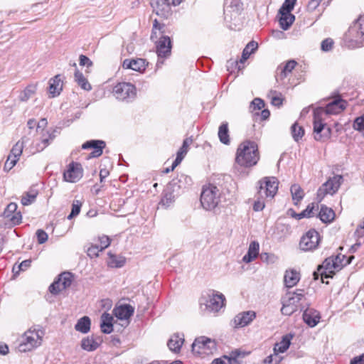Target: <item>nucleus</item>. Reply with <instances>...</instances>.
<instances>
[{
  "instance_id": "41",
  "label": "nucleus",
  "mask_w": 364,
  "mask_h": 364,
  "mask_svg": "<svg viewBox=\"0 0 364 364\" xmlns=\"http://www.w3.org/2000/svg\"><path fill=\"white\" fill-rule=\"evenodd\" d=\"M91 321L88 316L80 318L75 326V329L82 333H87L90 330Z\"/></svg>"
},
{
  "instance_id": "12",
  "label": "nucleus",
  "mask_w": 364,
  "mask_h": 364,
  "mask_svg": "<svg viewBox=\"0 0 364 364\" xmlns=\"http://www.w3.org/2000/svg\"><path fill=\"white\" fill-rule=\"evenodd\" d=\"M113 94L119 100H131L136 96V88L129 82H119L113 88Z\"/></svg>"
},
{
  "instance_id": "42",
  "label": "nucleus",
  "mask_w": 364,
  "mask_h": 364,
  "mask_svg": "<svg viewBox=\"0 0 364 364\" xmlns=\"http://www.w3.org/2000/svg\"><path fill=\"white\" fill-rule=\"evenodd\" d=\"M281 17L279 18V24L281 28L286 31L291 26L295 20L294 15L291 13L279 12Z\"/></svg>"
},
{
  "instance_id": "63",
  "label": "nucleus",
  "mask_w": 364,
  "mask_h": 364,
  "mask_svg": "<svg viewBox=\"0 0 364 364\" xmlns=\"http://www.w3.org/2000/svg\"><path fill=\"white\" fill-rule=\"evenodd\" d=\"M18 161V160L9 156L4 164V170L6 171H10L16 164Z\"/></svg>"
},
{
  "instance_id": "46",
  "label": "nucleus",
  "mask_w": 364,
  "mask_h": 364,
  "mask_svg": "<svg viewBox=\"0 0 364 364\" xmlns=\"http://www.w3.org/2000/svg\"><path fill=\"white\" fill-rule=\"evenodd\" d=\"M316 208H318V205L314 203L308 205L305 210L296 215V219L300 220L304 218L313 217L315 214Z\"/></svg>"
},
{
  "instance_id": "17",
  "label": "nucleus",
  "mask_w": 364,
  "mask_h": 364,
  "mask_svg": "<svg viewBox=\"0 0 364 364\" xmlns=\"http://www.w3.org/2000/svg\"><path fill=\"white\" fill-rule=\"evenodd\" d=\"M256 318L254 311H247L239 313L231 321L234 328H242L249 325Z\"/></svg>"
},
{
  "instance_id": "30",
  "label": "nucleus",
  "mask_w": 364,
  "mask_h": 364,
  "mask_svg": "<svg viewBox=\"0 0 364 364\" xmlns=\"http://www.w3.org/2000/svg\"><path fill=\"white\" fill-rule=\"evenodd\" d=\"M184 342V336L178 333H174L168 341V347L171 351L178 352Z\"/></svg>"
},
{
  "instance_id": "3",
  "label": "nucleus",
  "mask_w": 364,
  "mask_h": 364,
  "mask_svg": "<svg viewBox=\"0 0 364 364\" xmlns=\"http://www.w3.org/2000/svg\"><path fill=\"white\" fill-rule=\"evenodd\" d=\"M259 159L258 147L255 142L246 140L240 143L237 149L235 161L240 166L251 167Z\"/></svg>"
},
{
  "instance_id": "28",
  "label": "nucleus",
  "mask_w": 364,
  "mask_h": 364,
  "mask_svg": "<svg viewBox=\"0 0 364 364\" xmlns=\"http://www.w3.org/2000/svg\"><path fill=\"white\" fill-rule=\"evenodd\" d=\"M300 280V274L294 269H289L285 272L284 277V285L287 288H292Z\"/></svg>"
},
{
  "instance_id": "13",
  "label": "nucleus",
  "mask_w": 364,
  "mask_h": 364,
  "mask_svg": "<svg viewBox=\"0 0 364 364\" xmlns=\"http://www.w3.org/2000/svg\"><path fill=\"white\" fill-rule=\"evenodd\" d=\"M206 309L210 312H218L225 305V298L223 294L212 291L203 297Z\"/></svg>"
},
{
  "instance_id": "62",
  "label": "nucleus",
  "mask_w": 364,
  "mask_h": 364,
  "mask_svg": "<svg viewBox=\"0 0 364 364\" xmlns=\"http://www.w3.org/2000/svg\"><path fill=\"white\" fill-rule=\"evenodd\" d=\"M64 289V288H62V285L60 284V282L58 281V279L55 281L49 287L50 291L54 294H57Z\"/></svg>"
},
{
  "instance_id": "26",
  "label": "nucleus",
  "mask_w": 364,
  "mask_h": 364,
  "mask_svg": "<svg viewBox=\"0 0 364 364\" xmlns=\"http://www.w3.org/2000/svg\"><path fill=\"white\" fill-rule=\"evenodd\" d=\"M102 340L100 337L90 336L81 341V348L86 351H93L100 346Z\"/></svg>"
},
{
  "instance_id": "2",
  "label": "nucleus",
  "mask_w": 364,
  "mask_h": 364,
  "mask_svg": "<svg viewBox=\"0 0 364 364\" xmlns=\"http://www.w3.org/2000/svg\"><path fill=\"white\" fill-rule=\"evenodd\" d=\"M164 26L160 25L156 20L154 21L153 30L151 35V39L155 41L156 53L158 55V61L156 66L162 65L163 58H166L171 55V41L168 36L164 34Z\"/></svg>"
},
{
  "instance_id": "4",
  "label": "nucleus",
  "mask_w": 364,
  "mask_h": 364,
  "mask_svg": "<svg viewBox=\"0 0 364 364\" xmlns=\"http://www.w3.org/2000/svg\"><path fill=\"white\" fill-rule=\"evenodd\" d=\"M282 306L281 313L284 316H291L299 309H302L306 301L304 291L296 289L287 291L281 299Z\"/></svg>"
},
{
  "instance_id": "54",
  "label": "nucleus",
  "mask_w": 364,
  "mask_h": 364,
  "mask_svg": "<svg viewBox=\"0 0 364 364\" xmlns=\"http://www.w3.org/2000/svg\"><path fill=\"white\" fill-rule=\"evenodd\" d=\"M296 3V0H285L279 9V12L291 13Z\"/></svg>"
},
{
  "instance_id": "57",
  "label": "nucleus",
  "mask_w": 364,
  "mask_h": 364,
  "mask_svg": "<svg viewBox=\"0 0 364 364\" xmlns=\"http://www.w3.org/2000/svg\"><path fill=\"white\" fill-rule=\"evenodd\" d=\"M353 128L362 132L364 136V114L355 119L353 122Z\"/></svg>"
},
{
  "instance_id": "38",
  "label": "nucleus",
  "mask_w": 364,
  "mask_h": 364,
  "mask_svg": "<svg viewBox=\"0 0 364 364\" xmlns=\"http://www.w3.org/2000/svg\"><path fill=\"white\" fill-rule=\"evenodd\" d=\"M37 90V84L32 83L28 85L24 90L21 91L18 95V100L21 102H27L30 98H31L36 92Z\"/></svg>"
},
{
  "instance_id": "48",
  "label": "nucleus",
  "mask_w": 364,
  "mask_h": 364,
  "mask_svg": "<svg viewBox=\"0 0 364 364\" xmlns=\"http://www.w3.org/2000/svg\"><path fill=\"white\" fill-rule=\"evenodd\" d=\"M38 195V191L34 189H31L28 192L25 193V194L21 198V203L23 205H28L33 203L36 200V198Z\"/></svg>"
},
{
  "instance_id": "61",
  "label": "nucleus",
  "mask_w": 364,
  "mask_h": 364,
  "mask_svg": "<svg viewBox=\"0 0 364 364\" xmlns=\"http://www.w3.org/2000/svg\"><path fill=\"white\" fill-rule=\"evenodd\" d=\"M333 43H334V42H333V39H331V38H328L323 40L321 42V50L325 52L331 50L333 46Z\"/></svg>"
},
{
  "instance_id": "7",
  "label": "nucleus",
  "mask_w": 364,
  "mask_h": 364,
  "mask_svg": "<svg viewBox=\"0 0 364 364\" xmlns=\"http://www.w3.org/2000/svg\"><path fill=\"white\" fill-rule=\"evenodd\" d=\"M323 112L322 109H316L314 116V139L317 141H326L331 134V129L323 122Z\"/></svg>"
},
{
  "instance_id": "32",
  "label": "nucleus",
  "mask_w": 364,
  "mask_h": 364,
  "mask_svg": "<svg viewBox=\"0 0 364 364\" xmlns=\"http://www.w3.org/2000/svg\"><path fill=\"white\" fill-rule=\"evenodd\" d=\"M259 244L258 242L253 241L250 242L247 253L242 258L243 262L250 263L255 260L259 255Z\"/></svg>"
},
{
  "instance_id": "24",
  "label": "nucleus",
  "mask_w": 364,
  "mask_h": 364,
  "mask_svg": "<svg viewBox=\"0 0 364 364\" xmlns=\"http://www.w3.org/2000/svg\"><path fill=\"white\" fill-rule=\"evenodd\" d=\"M320 313L314 309H306L303 314L304 321L310 327L316 326L320 321Z\"/></svg>"
},
{
  "instance_id": "45",
  "label": "nucleus",
  "mask_w": 364,
  "mask_h": 364,
  "mask_svg": "<svg viewBox=\"0 0 364 364\" xmlns=\"http://www.w3.org/2000/svg\"><path fill=\"white\" fill-rule=\"evenodd\" d=\"M75 80L78 85L85 90L89 91L92 89L90 84L87 79L84 77L83 74L79 71L75 73Z\"/></svg>"
},
{
  "instance_id": "19",
  "label": "nucleus",
  "mask_w": 364,
  "mask_h": 364,
  "mask_svg": "<svg viewBox=\"0 0 364 364\" xmlns=\"http://www.w3.org/2000/svg\"><path fill=\"white\" fill-rule=\"evenodd\" d=\"M151 5L158 16L167 17L171 13V4L166 0H151Z\"/></svg>"
},
{
  "instance_id": "39",
  "label": "nucleus",
  "mask_w": 364,
  "mask_h": 364,
  "mask_svg": "<svg viewBox=\"0 0 364 364\" xmlns=\"http://www.w3.org/2000/svg\"><path fill=\"white\" fill-rule=\"evenodd\" d=\"M125 262L126 259L124 257L121 255H116L112 254L111 252L108 253L107 264L109 267L112 268H119L123 267Z\"/></svg>"
},
{
  "instance_id": "37",
  "label": "nucleus",
  "mask_w": 364,
  "mask_h": 364,
  "mask_svg": "<svg viewBox=\"0 0 364 364\" xmlns=\"http://www.w3.org/2000/svg\"><path fill=\"white\" fill-rule=\"evenodd\" d=\"M113 317L107 313L102 314L101 316L100 328L104 333H110L113 331Z\"/></svg>"
},
{
  "instance_id": "60",
  "label": "nucleus",
  "mask_w": 364,
  "mask_h": 364,
  "mask_svg": "<svg viewBox=\"0 0 364 364\" xmlns=\"http://www.w3.org/2000/svg\"><path fill=\"white\" fill-rule=\"evenodd\" d=\"M87 255L89 257L93 258L97 257L99 255V253L102 252V250L99 248L98 244L92 245L87 249Z\"/></svg>"
},
{
  "instance_id": "21",
  "label": "nucleus",
  "mask_w": 364,
  "mask_h": 364,
  "mask_svg": "<svg viewBox=\"0 0 364 364\" xmlns=\"http://www.w3.org/2000/svg\"><path fill=\"white\" fill-rule=\"evenodd\" d=\"M63 82L60 75H56L49 80L48 93L50 97L58 96L63 90Z\"/></svg>"
},
{
  "instance_id": "43",
  "label": "nucleus",
  "mask_w": 364,
  "mask_h": 364,
  "mask_svg": "<svg viewBox=\"0 0 364 364\" xmlns=\"http://www.w3.org/2000/svg\"><path fill=\"white\" fill-rule=\"evenodd\" d=\"M290 191L294 203L295 205H298V203L303 199L304 196V190L299 185L293 184L291 186Z\"/></svg>"
},
{
  "instance_id": "55",
  "label": "nucleus",
  "mask_w": 364,
  "mask_h": 364,
  "mask_svg": "<svg viewBox=\"0 0 364 364\" xmlns=\"http://www.w3.org/2000/svg\"><path fill=\"white\" fill-rule=\"evenodd\" d=\"M269 98L273 105L279 107L282 104L281 95H278L276 91H270L268 95Z\"/></svg>"
},
{
  "instance_id": "36",
  "label": "nucleus",
  "mask_w": 364,
  "mask_h": 364,
  "mask_svg": "<svg viewBox=\"0 0 364 364\" xmlns=\"http://www.w3.org/2000/svg\"><path fill=\"white\" fill-rule=\"evenodd\" d=\"M295 60H289L284 66H280L277 69V80H283L287 75L290 73L296 65Z\"/></svg>"
},
{
  "instance_id": "9",
  "label": "nucleus",
  "mask_w": 364,
  "mask_h": 364,
  "mask_svg": "<svg viewBox=\"0 0 364 364\" xmlns=\"http://www.w3.org/2000/svg\"><path fill=\"white\" fill-rule=\"evenodd\" d=\"M343 177L340 175H336L332 178H328L317 191L316 200L318 203L321 202L324 197L327 195L333 196L339 189Z\"/></svg>"
},
{
  "instance_id": "5",
  "label": "nucleus",
  "mask_w": 364,
  "mask_h": 364,
  "mask_svg": "<svg viewBox=\"0 0 364 364\" xmlns=\"http://www.w3.org/2000/svg\"><path fill=\"white\" fill-rule=\"evenodd\" d=\"M346 45L353 49L364 46V15L353 23L345 37Z\"/></svg>"
},
{
  "instance_id": "35",
  "label": "nucleus",
  "mask_w": 364,
  "mask_h": 364,
  "mask_svg": "<svg viewBox=\"0 0 364 364\" xmlns=\"http://www.w3.org/2000/svg\"><path fill=\"white\" fill-rule=\"evenodd\" d=\"M292 338L293 336L291 334H287L284 336L282 340L274 345V353H284L289 348Z\"/></svg>"
},
{
  "instance_id": "59",
  "label": "nucleus",
  "mask_w": 364,
  "mask_h": 364,
  "mask_svg": "<svg viewBox=\"0 0 364 364\" xmlns=\"http://www.w3.org/2000/svg\"><path fill=\"white\" fill-rule=\"evenodd\" d=\"M260 259L262 261H263L264 262H267L269 264H273L277 261V257L273 254H269V253L265 252V253H262L260 255Z\"/></svg>"
},
{
  "instance_id": "34",
  "label": "nucleus",
  "mask_w": 364,
  "mask_h": 364,
  "mask_svg": "<svg viewBox=\"0 0 364 364\" xmlns=\"http://www.w3.org/2000/svg\"><path fill=\"white\" fill-rule=\"evenodd\" d=\"M172 184L166 188L163 193L162 198L160 201V204L165 208L170 207L176 200V196L173 194V191L171 190Z\"/></svg>"
},
{
  "instance_id": "29",
  "label": "nucleus",
  "mask_w": 364,
  "mask_h": 364,
  "mask_svg": "<svg viewBox=\"0 0 364 364\" xmlns=\"http://www.w3.org/2000/svg\"><path fill=\"white\" fill-rule=\"evenodd\" d=\"M240 355V353L237 350L232 351L229 355L215 359L211 364H240L238 360Z\"/></svg>"
},
{
  "instance_id": "10",
  "label": "nucleus",
  "mask_w": 364,
  "mask_h": 364,
  "mask_svg": "<svg viewBox=\"0 0 364 364\" xmlns=\"http://www.w3.org/2000/svg\"><path fill=\"white\" fill-rule=\"evenodd\" d=\"M320 241L319 233L315 230H310L301 237L299 247L305 252L313 251L318 247Z\"/></svg>"
},
{
  "instance_id": "52",
  "label": "nucleus",
  "mask_w": 364,
  "mask_h": 364,
  "mask_svg": "<svg viewBox=\"0 0 364 364\" xmlns=\"http://www.w3.org/2000/svg\"><path fill=\"white\" fill-rule=\"evenodd\" d=\"M188 150H186L185 148L181 147L179 149L177 152L176 158L172 164L171 170H173L179 164H181Z\"/></svg>"
},
{
  "instance_id": "22",
  "label": "nucleus",
  "mask_w": 364,
  "mask_h": 364,
  "mask_svg": "<svg viewBox=\"0 0 364 364\" xmlns=\"http://www.w3.org/2000/svg\"><path fill=\"white\" fill-rule=\"evenodd\" d=\"M115 316L119 319L129 323V319L133 315L134 309L129 304L121 305L114 309Z\"/></svg>"
},
{
  "instance_id": "56",
  "label": "nucleus",
  "mask_w": 364,
  "mask_h": 364,
  "mask_svg": "<svg viewBox=\"0 0 364 364\" xmlns=\"http://www.w3.org/2000/svg\"><path fill=\"white\" fill-rule=\"evenodd\" d=\"M100 244L98 245L99 248L103 251L105 249L108 247L111 243L110 238L107 235H102L98 237Z\"/></svg>"
},
{
  "instance_id": "53",
  "label": "nucleus",
  "mask_w": 364,
  "mask_h": 364,
  "mask_svg": "<svg viewBox=\"0 0 364 364\" xmlns=\"http://www.w3.org/2000/svg\"><path fill=\"white\" fill-rule=\"evenodd\" d=\"M82 203L78 200H75L72 205V210L70 215L68 216V219L71 220L73 217L77 216L81 209Z\"/></svg>"
},
{
  "instance_id": "31",
  "label": "nucleus",
  "mask_w": 364,
  "mask_h": 364,
  "mask_svg": "<svg viewBox=\"0 0 364 364\" xmlns=\"http://www.w3.org/2000/svg\"><path fill=\"white\" fill-rule=\"evenodd\" d=\"M30 140L28 136H23L21 140L18 141L14 146L12 147L9 156L19 160L21 155L22 154L23 147L26 145L27 142Z\"/></svg>"
},
{
  "instance_id": "44",
  "label": "nucleus",
  "mask_w": 364,
  "mask_h": 364,
  "mask_svg": "<svg viewBox=\"0 0 364 364\" xmlns=\"http://www.w3.org/2000/svg\"><path fill=\"white\" fill-rule=\"evenodd\" d=\"M353 257H346L343 255H338L333 257V261L336 265V270H340L342 269L343 266H346L350 263L351 259H353Z\"/></svg>"
},
{
  "instance_id": "58",
  "label": "nucleus",
  "mask_w": 364,
  "mask_h": 364,
  "mask_svg": "<svg viewBox=\"0 0 364 364\" xmlns=\"http://www.w3.org/2000/svg\"><path fill=\"white\" fill-rule=\"evenodd\" d=\"M280 361L281 357L278 355V353H274L264 360L263 364H278Z\"/></svg>"
},
{
  "instance_id": "51",
  "label": "nucleus",
  "mask_w": 364,
  "mask_h": 364,
  "mask_svg": "<svg viewBox=\"0 0 364 364\" xmlns=\"http://www.w3.org/2000/svg\"><path fill=\"white\" fill-rule=\"evenodd\" d=\"M291 134L294 139L298 141L304 134V130L302 127L299 126L297 123H294L291 126Z\"/></svg>"
},
{
  "instance_id": "27",
  "label": "nucleus",
  "mask_w": 364,
  "mask_h": 364,
  "mask_svg": "<svg viewBox=\"0 0 364 364\" xmlns=\"http://www.w3.org/2000/svg\"><path fill=\"white\" fill-rule=\"evenodd\" d=\"M124 68L132 69L138 72H143L146 69V61L142 58L138 59H126L123 62L122 65Z\"/></svg>"
},
{
  "instance_id": "64",
  "label": "nucleus",
  "mask_w": 364,
  "mask_h": 364,
  "mask_svg": "<svg viewBox=\"0 0 364 364\" xmlns=\"http://www.w3.org/2000/svg\"><path fill=\"white\" fill-rule=\"evenodd\" d=\"M264 206H265V203H264V198H261L259 196L258 199L254 203V205H253L254 210H255V211L262 210L264 209Z\"/></svg>"
},
{
  "instance_id": "14",
  "label": "nucleus",
  "mask_w": 364,
  "mask_h": 364,
  "mask_svg": "<svg viewBox=\"0 0 364 364\" xmlns=\"http://www.w3.org/2000/svg\"><path fill=\"white\" fill-rule=\"evenodd\" d=\"M242 0H225L224 14L226 21L236 19L243 10Z\"/></svg>"
},
{
  "instance_id": "1",
  "label": "nucleus",
  "mask_w": 364,
  "mask_h": 364,
  "mask_svg": "<svg viewBox=\"0 0 364 364\" xmlns=\"http://www.w3.org/2000/svg\"><path fill=\"white\" fill-rule=\"evenodd\" d=\"M45 331L40 326H32L19 338L17 348L19 352H31L40 347L43 341Z\"/></svg>"
},
{
  "instance_id": "6",
  "label": "nucleus",
  "mask_w": 364,
  "mask_h": 364,
  "mask_svg": "<svg viewBox=\"0 0 364 364\" xmlns=\"http://www.w3.org/2000/svg\"><path fill=\"white\" fill-rule=\"evenodd\" d=\"M220 201V191L213 184L203 186L200 194V203L207 210L215 209Z\"/></svg>"
},
{
  "instance_id": "23",
  "label": "nucleus",
  "mask_w": 364,
  "mask_h": 364,
  "mask_svg": "<svg viewBox=\"0 0 364 364\" xmlns=\"http://www.w3.org/2000/svg\"><path fill=\"white\" fill-rule=\"evenodd\" d=\"M17 205L15 203H10L4 212V216L10 220L13 224H18L22 219L19 212H16Z\"/></svg>"
},
{
  "instance_id": "11",
  "label": "nucleus",
  "mask_w": 364,
  "mask_h": 364,
  "mask_svg": "<svg viewBox=\"0 0 364 364\" xmlns=\"http://www.w3.org/2000/svg\"><path fill=\"white\" fill-rule=\"evenodd\" d=\"M278 190V181L275 177H266L259 181L258 195L261 198L272 199Z\"/></svg>"
},
{
  "instance_id": "20",
  "label": "nucleus",
  "mask_w": 364,
  "mask_h": 364,
  "mask_svg": "<svg viewBox=\"0 0 364 364\" xmlns=\"http://www.w3.org/2000/svg\"><path fill=\"white\" fill-rule=\"evenodd\" d=\"M105 146V142L104 141L90 140L84 143L82 148L84 149H92L93 151L90 154L89 158H95L102 155Z\"/></svg>"
},
{
  "instance_id": "47",
  "label": "nucleus",
  "mask_w": 364,
  "mask_h": 364,
  "mask_svg": "<svg viewBox=\"0 0 364 364\" xmlns=\"http://www.w3.org/2000/svg\"><path fill=\"white\" fill-rule=\"evenodd\" d=\"M257 43L255 41L250 42L246 47L244 48L242 54V58L240 59V63H244L246 60L248 59L251 53H252L257 48Z\"/></svg>"
},
{
  "instance_id": "18",
  "label": "nucleus",
  "mask_w": 364,
  "mask_h": 364,
  "mask_svg": "<svg viewBox=\"0 0 364 364\" xmlns=\"http://www.w3.org/2000/svg\"><path fill=\"white\" fill-rule=\"evenodd\" d=\"M346 101L339 98L329 102L325 108H318V109H322L323 115L338 114L346 109Z\"/></svg>"
},
{
  "instance_id": "15",
  "label": "nucleus",
  "mask_w": 364,
  "mask_h": 364,
  "mask_svg": "<svg viewBox=\"0 0 364 364\" xmlns=\"http://www.w3.org/2000/svg\"><path fill=\"white\" fill-rule=\"evenodd\" d=\"M83 176V169L82 166L75 162L69 164L67 169L63 173V178L66 182L76 183Z\"/></svg>"
},
{
  "instance_id": "8",
  "label": "nucleus",
  "mask_w": 364,
  "mask_h": 364,
  "mask_svg": "<svg viewBox=\"0 0 364 364\" xmlns=\"http://www.w3.org/2000/svg\"><path fill=\"white\" fill-rule=\"evenodd\" d=\"M216 350L215 341L205 336L196 338L192 344L193 353L200 356L212 355Z\"/></svg>"
},
{
  "instance_id": "16",
  "label": "nucleus",
  "mask_w": 364,
  "mask_h": 364,
  "mask_svg": "<svg viewBox=\"0 0 364 364\" xmlns=\"http://www.w3.org/2000/svg\"><path fill=\"white\" fill-rule=\"evenodd\" d=\"M38 137L36 138L35 141L29 147L30 152L35 154L43 151L46 147L48 146L50 141L54 138V135L50 132H43L42 129V134H38Z\"/></svg>"
},
{
  "instance_id": "33",
  "label": "nucleus",
  "mask_w": 364,
  "mask_h": 364,
  "mask_svg": "<svg viewBox=\"0 0 364 364\" xmlns=\"http://www.w3.org/2000/svg\"><path fill=\"white\" fill-rule=\"evenodd\" d=\"M318 218L323 223H329L334 220L335 213L332 208L321 205L318 213Z\"/></svg>"
},
{
  "instance_id": "50",
  "label": "nucleus",
  "mask_w": 364,
  "mask_h": 364,
  "mask_svg": "<svg viewBox=\"0 0 364 364\" xmlns=\"http://www.w3.org/2000/svg\"><path fill=\"white\" fill-rule=\"evenodd\" d=\"M72 277V274L69 272H63L59 276L58 281L60 282L62 288L65 289L71 285Z\"/></svg>"
},
{
  "instance_id": "40",
  "label": "nucleus",
  "mask_w": 364,
  "mask_h": 364,
  "mask_svg": "<svg viewBox=\"0 0 364 364\" xmlns=\"http://www.w3.org/2000/svg\"><path fill=\"white\" fill-rule=\"evenodd\" d=\"M218 138L220 141L225 145H229L230 139L229 135V129L228 122H223L218 129Z\"/></svg>"
},
{
  "instance_id": "49",
  "label": "nucleus",
  "mask_w": 364,
  "mask_h": 364,
  "mask_svg": "<svg viewBox=\"0 0 364 364\" xmlns=\"http://www.w3.org/2000/svg\"><path fill=\"white\" fill-rule=\"evenodd\" d=\"M355 237L356 238L355 245L360 246L364 243V220L363 222L358 226L355 232Z\"/></svg>"
},
{
  "instance_id": "25",
  "label": "nucleus",
  "mask_w": 364,
  "mask_h": 364,
  "mask_svg": "<svg viewBox=\"0 0 364 364\" xmlns=\"http://www.w3.org/2000/svg\"><path fill=\"white\" fill-rule=\"evenodd\" d=\"M318 270L321 272L322 276H325L326 277H331L332 274L338 271L336 270L333 257L326 259L323 264L318 267Z\"/></svg>"
}]
</instances>
